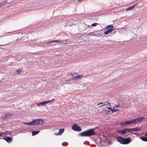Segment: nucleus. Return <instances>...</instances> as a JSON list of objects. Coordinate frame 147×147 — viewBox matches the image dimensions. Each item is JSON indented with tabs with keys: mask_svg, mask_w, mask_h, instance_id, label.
I'll return each instance as SVG.
<instances>
[{
	"mask_svg": "<svg viewBox=\"0 0 147 147\" xmlns=\"http://www.w3.org/2000/svg\"><path fill=\"white\" fill-rule=\"evenodd\" d=\"M119 107V105H117L113 107V109H114L115 108V107Z\"/></svg>",
	"mask_w": 147,
	"mask_h": 147,
	"instance_id": "36",
	"label": "nucleus"
},
{
	"mask_svg": "<svg viewBox=\"0 0 147 147\" xmlns=\"http://www.w3.org/2000/svg\"><path fill=\"white\" fill-rule=\"evenodd\" d=\"M124 130H125V134H126V133L127 131H128V132H130L131 131H132L131 128L125 129Z\"/></svg>",
	"mask_w": 147,
	"mask_h": 147,
	"instance_id": "16",
	"label": "nucleus"
},
{
	"mask_svg": "<svg viewBox=\"0 0 147 147\" xmlns=\"http://www.w3.org/2000/svg\"><path fill=\"white\" fill-rule=\"evenodd\" d=\"M64 131V129H59V132L55 133V135H58V134H60V135H61L63 132Z\"/></svg>",
	"mask_w": 147,
	"mask_h": 147,
	"instance_id": "8",
	"label": "nucleus"
},
{
	"mask_svg": "<svg viewBox=\"0 0 147 147\" xmlns=\"http://www.w3.org/2000/svg\"><path fill=\"white\" fill-rule=\"evenodd\" d=\"M67 39L62 40H61V42L63 44H65L67 43Z\"/></svg>",
	"mask_w": 147,
	"mask_h": 147,
	"instance_id": "17",
	"label": "nucleus"
},
{
	"mask_svg": "<svg viewBox=\"0 0 147 147\" xmlns=\"http://www.w3.org/2000/svg\"><path fill=\"white\" fill-rule=\"evenodd\" d=\"M138 119V122H139L140 121H142L143 120L145 119V117H139L138 118H137Z\"/></svg>",
	"mask_w": 147,
	"mask_h": 147,
	"instance_id": "13",
	"label": "nucleus"
},
{
	"mask_svg": "<svg viewBox=\"0 0 147 147\" xmlns=\"http://www.w3.org/2000/svg\"><path fill=\"white\" fill-rule=\"evenodd\" d=\"M5 135H7L8 134L9 132L7 131H5Z\"/></svg>",
	"mask_w": 147,
	"mask_h": 147,
	"instance_id": "34",
	"label": "nucleus"
},
{
	"mask_svg": "<svg viewBox=\"0 0 147 147\" xmlns=\"http://www.w3.org/2000/svg\"><path fill=\"white\" fill-rule=\"evenodd\" d=\"M120 125L122 126H126L127 125L126 121H125L121 123Z\"/></svg>",
	"mask_w": 147,
	"mask_h": 147,
	"instance_id": "20",
	"label": "nucleus"
},
{
	"mask_svg": "<svg viewBox=\"0 0 147 147\" xmlns=\"http://www.w3.org/2000/svg\"><path fill=\"white\" fill-rule=\"evenodd\" d=\"M118 138V141L122 144H129L131 141V139L129 137L126 138H122L121 136H119Z\"/></svg>",
	"mask_w": 147,
	"mask_h": 147,
	"instance_id": "2",
	"label": "nucleus"
},
{
	"mask_svg": "<svg viewBox=\"0 0 147 147\" xmlns=\"http://www.w3.org/2000/svg\"><path fill=\"white\" fill-rule=\"evenodd\" d=\"M126 123L127 125H129L131 124L132 123L131 120L126 121Z\"/></svg>",
	"mask_w": 147,
	"mask_h": 147,
	"instance_id": "23",
	"label": "nucleus"
},
{
	"mask_svg": "<svg viewBox=\"0 0 147 147\" xmlns=\"http://www.w3.org/2000/svg\"><path fill=\"white\" fill-rule=\"evenodd\" d=\"M31 122V126L36 125H41L44 123L43 120L42 119H35Z\"/></svg>",
	"mask_w": 147,
	"mask_h": 147,
	"instance_id": "3",
	"label": "nucleus"
},
{
	"mask_svg": "<svg viewBox=\"0 0 147 147\" xmlns=\"http://www.w3.org/2000/svg\"><path fill=\"white\" fill-rule=\"evenodd\" d=\"M107 102H108L107 104H108L109 105V106H111V104H110V103L108 101H107Z\"/></svg>",
	"mask_w": 147,
	"mask_h": 147,
	"instance_id": "38",
	"label": "nucleus"
},
{
	"mask_svg": "<svg viewBox=\"0 0 147 147\" xmlns=\"http://www.w3.org/2000/svg\"><path fill=\"white\" fill-rule=\"evenodd\" d=\"M8 134L10 135L11 134V133L10 132H9Z\"/></svg>",
	"mask_w": 147,
	"mask_h": 147,
	"instance_id": "41",
	"label": "nucleus"
},
{
	"mask_svg": "<svg viewBox=\"0 0 147 147\" xmlns=\"http://www.w3.org/2000/svg\"><path fill=\"white\" fill-rule=\"evenodd\" d=\"M94 129H91L80 133L78 135L82 136H90L96 134Z\"/></svg>",
	"mask_w": 147,
	"mask_h": 147,
	"instance_id": "1",
	"label": "nucleus"
},
{
	"mask_svg": "<svg viewBox=\"0 0 147 147\" xmlns=\"http://www.w3.org/2000/svg\"><path fill=\"white\" fill-rule=\"evenodd\" d=\"M132 131H140L141 129V128H138L137 127L135 128H131Z\"/></svg>",
	"mask_w": 147,
	"mask_h": 147,
	"instance_id": "14",
	"label": "nucleus"
},
{
	"mask_svg": "<svg viewBox=\"0 0 147 147\" xmlns=\"http://www.w3.org/2000/svg\"><path fill=\"white\" fill-rule=\"evenodd\" d=\"M117 132L118 134H121L123 135L124 136V134H125L124 129L123 130H117ZM128 135H125V136H127Z\"/></svg>",
	"mask_w": 147,
	"mask_h": 147,
	"instance_id": "7",
	"label": "nucleus"
},
{
	"mask_svg": "<svg viewBox=\"0 0 147 147\" xmlns=\"http://www.w3.org/2000/svg\"><path fill=\"white\" fill-rule=\"evenodd\" d=\"M144 136H146L147 137V132H146L145 133Z\"/></svg>",
	"mask_w": 147,
	"mask_h": 147,
	"instance_id": "37",
	"label": "nucleus"
},
{
	"mask_svg": "<svg viewBox=\"0 0 147 147\" xmlns=\"http://www.w3.org/2000/svg\"><path fill=\"white\" fill-rule=\"evenodd\" d=\"M3 139L6 141L8 143H10L11 142V140L12 138L10 137H5L3 138Z\"/></svg>",
	"mask_w": 147,
	"mask_h": 147,
	"instance_id": "6",
	"label": "nucleus"
},
{
	"mask_svg": "<svg viewBox=\"0 0 147 147\" xmlns=\"http://www.w3.org/2000/svg\"><path fill=\"white\" fill-rule=\"evenodd\" d=\"M90 34L92 35L93 36H95V32H93L89 33H88L87 34V35H90Z\"/></svg>",
	"mask_w": 147,
	"mask_h": 147,
	"instance_id": "21",
	"label": "nucleus"
},
{
	"mask_svg": "<svg viewBox=\"0 0 147 147\" xmlns=\"http://www.w3.org/2000/svg\"><path fill=\"white\" fill-rule=\"evenodd\" d=\"M71 75H72V76H73V74H71Z\"/></svg>",
	"mask_w": 147,
	"mask_h": 147,
	"instance_id": "43",
	"label": "nucleus"
},
{
	"mask_svg": "<svg viewBox=\"0 0 147 147\" xmlns=\"http://www.w3.org/2000/svg\"><path fill=\"white\" fill-rule=\"evenodd\" d=\"M134 7L133 6L127 8L126 9V11H127L130 10H131L134 9Z\"/></svg>",
	"mask_w": 147,
	"mask_h": 147,
	"instance_id": "18",
	"label": "nucleus"
},
{
	"mask_svg": "<svg viewBox=\"0 0 147 147\" xmlns=\"http://www.w3.org/2000/svg\"><path fill=\"white\" fill-rule=\"evenodd\" d=\"M106 105H107V104H104V105H103L102 106H104Z\"/></svg>",
	"mask_w": 147,
	"mask_h": 147,
	"instance_id": "40",
	"label": "nucleus"
},
{
	"mask_svg": "<svg viewBox=\"0 0 147 147\" xmlns=\"http://www.w3.org/2000/svg\"><path fill=\"white\" fill-rule=\"evenodd\" d=\"M107 109H110V110H111V111H112L113 109L111 108V107H107Z\"/></svg>",
	"mask_w": 147,
	"mask_h": 147,
	"instance_id": "35",
	"label": "nucleus"
},
{
	"mask_svg": "<svg viewBox=\"0 0 147 147\" xmlns=\"http://www.w3.org/2000/svg\"><path fill=\"white\" fill-rule=\"evenodd\" d=\"M109 112V111H107V112Z\"/></svg>",
	"mask_w": 147,
	"mask_h": 147,
	"instance_id": "45",
	"label": "nucleus"
},
{
	"mask_svg": "<svg viewBox=\"0 0 147 147\" xmlns=\"http://www.w3.org/2000/svg\"><path fill=\"white\" fill-rule=\"evenodd\" d=\"M146 81H147V79H146Z\"/></svg>",
	"mask_w": 147,
	"mask_h": 147,
	"instance_id": "46",
	"label": "nucleus"
},
{
	"mask_svg": "<svg viewBox=\"0 0 147 147\" xmlns=\"http://www.w3.org/2000/svg\"><path fill=\"white\" fill-rule=\"evenodd\" d=\"M53 99H52L51 100H49L48 101H46V103L47 104L49 103H52L53 102Z\"/></svg>",
	"mask_w": 147,
	"mask_h": 147,
	"instance_id": "24",
	"label": "nucleus"
},
{
	"mask_svg": "<svg viewBox=\"0 0 147 147\" xmlns=\"http://www.w3.org/2000/svg\"><path fill=\"white\" fill-rule=\"evenodd\" d=\"M138 3H136V4H135L133 6H134V8L135 7H137L138 6Z\"/></svg>",
	"mask_w": 147,
	"mask_h": 147,
	"instance_id": "32",
	"label": "nucleus"
},
{
	"mask_svg": "<svg viewBox=\"0 0 147 147\" xmlns=\"http://www.w3.org/2000/svg\"><path fill=\"white\" fill-rule=\"evenodd\" d=\"M114 29V27L112 25H109L107 26L105 29V30L106 31L104 32V34L107 35L109 33L112 32Z\"/></svg>",
	"mask_w": 147,
	"mask_h": 147,
	"instance_id": "4",
	"label": "nucleus"
},
{
	"mask_svg": "<svg viewBox=\"0 0 147 147\" xmlns=\"http://www.w3.org/2000/svg\"><path fill=\"white\" fill-rule=\"evenodd\" d=\"M40 132L39 130L38 131H32V136H34L38 134L39 132Z\"/></svg>",
	"mask_w": 147,
	"mask_h": 147,
	"instance_id": "12",
	"label": "nucleus"
},
{
	"mask_svg": "<svg viewBox=\"0 0 147 147\" xmlns=\"http://www.w3.org/2000/svg\"><path fill=\"white\" fill-rule=\"evenodd\" d=\"M82 75H78V76H76L74 77L73 78V79L74 80H75V79H77L80 78H81L82 77Z\"/></svg>",
	"mask_w": 147,
	"mask_h": 147,
	"instance_id": "19",
	"label": "nucleus"
},
{
	"mask_svg": "<svg viewBox=\"0 0 147 147\" xmlns=\"http://www.w3.org/2000/svg\"><path fill=\"white\" fill-rule=\"evenodd\" d=\"M68 144V143H67V142H65L64 143H62V145L63 146H67Z\"/></svg>",
	"mask_w": 147,
	"mask_h": 147,
	"instance_id": "29",
	"label": "nucleus"
},
{
	"mask_svg": "<svg viewBox=\"0 0 147 147\" xmlns=\"http://www.w3.org/2000/svg\"><path fill=\"white\" fill-rule=\"evenodd\" d=\"M131 134H136L135 133H131Z\"/></svg>",
	"mask_w": 147,
	"mask_h": 147,
	"instance_id": "42",
	"label": "nucleus"
},
{
	"mask_svg": "<svg viewBox=\"0 0 147 147\" xmlns=\"http://www.w3.org/2000/svg\"><path fill=\"white\" fill-rule=\"evenodd\" d=\"M72 129L74 131H80L82 130L81 127L78 126L77 124H74L72 127Z\"/></svg>",
	"mask_w": 147,
	"mask_h": 147,
	"instance_id": "5",
	"label": "nucleus"
},
{
	"mask_svg": "<svg viewBox=\"0 0 147 147\" xmlns=\"http://www.w3.org/2000/svg\"><path fill=\"white\" fill-rule=\"evenodd\" d=\"M1 136V134L0 133V136Z\"/></svg>",
	"mask_w": 147,
	"mask_h": 147,
	"instance_id": "44",
	"label": "nucleus"
},
{
	"mask_svg": "<svg viewBox=\"0 0 147 147\" xmlns=\"http://www.w3.org/2000/svg\"><path fill=\"white\" fill-rule=\"evenodd\" d=\"M138 119L137 118L133 119L132 120H131V122L132 124H135L137 123H138Z\"/></svg>",
	"mask_w": 147,
	"mask_h": 147,
	"instance_id": "10",
	"label": "nucleus"
},
{
	"mask_svg": "<svg viewBox=\"0 0 147 147\" xmlns=\"http://www.w3.org/2000/svg\"><path fill=\"white\" fill-rule=\"evenodd\" d=\"M102 104V102H100L99 103H98V105H99V104Z\"/></svg>",
	"mask_w": 147,
	"mask_h": 147,
	"instance_id": "39",
	"label": "nucleus"
},
{
	"mask_svg": "<svg viewBox=\"0 0 147 147\" xmlns=\"http://www.w3.org/2000/svg\"><path fill=\"white\" fill-rule=\"evenodd\" d=\"M7 2V1H5L3 2L2 3L0 4V7H1L2 5L6 4Z\"/></svg>",
	"mask_w": 147,
	"mask_h": 147,
	"instance_id": "22",
	"label": "nucleus"
},
{
	"mask_svg": "<svg viewBox=\"0 0 147 147\" xmlns=\"http://www.w3.org/2000/svg\"><path fill=\"white\" fill-rule=\"evenodd\" d=\"M0 133L1 134V136H2L3 135H5V132H3L1 133Z\"/></svg>",
	"mask_w": 147,
	"mask_h": 147,
	"instance_id": "33",
	"label": "nucleus"
},
{
	"mask_svg": "<svg viewBox=\"0 0 147 147\" xmlns=\"http://www.w3.org/2000/svg\"><path fill=\"white\" fill-rule=\"evenodd\" d=\"M61 42V40H54L51 41L49 42H46V43L47 44H48L49 43H51L55 42Z\"/></svg>",
	"mask_w": 147,
	"mask_h": 147,
	"instance_id": "11",
	"label": "nucleus"
},
{
	"mask_svg": "<svg viewBox=\"0 0 147 147\" xmlns=\"http://www.w3.org/2000/svg\"><path fill=\"white\" fill-rule=\"evenodd\" d=\"M24 124L26 125H28L30 126H31V122H30L29 123H24Z\"/></svg>",
	"mask_w": 147,
	"mask_h": 147,
	"instance_id": "30",
	"label": "nucleus"
},
{
	"mask_svg": "<svg viewBox=\"0 0 147 147\" xmlns=\"http://www.w3.org/2000/svg\"><path fill=\"white\" fill-rule=\"evenodd\" d=\"M1 117L3 119H5L6 117H7L6 114L2 115Z\"/></svg>",
	"mask_w": 147,
	"mask_h": 147,
	"instance_id": "26",
	"label": "nucleus"
},
{
	"mask_svg": "<svg viewBox=\"0 0 147 147\" xmlns=\"http://www.w3.org/2000/svg\"><path fill=\"white\" fill-rule=\"evenodd\" d=\"M113 110H112V112H115L116 111H119V110H120L119 109H113Z\"/></svg>",
	"mask_w": 147,
	"mask_h": 147,
	"instance_id": "27",
	"label": "nucleus"
},
{
	"mask_svg": "<svg viewBox=\"0 0 147 147\" xmlns=\"http://www.w3.org/2000/svg\"><path fill=\"white\" fill-rule=\"evenodd\" d=\"M46 101L42 102L37 104V105L38 107L44 106L46 104Z\"/></svg>",
	"mask_w": 147,
	"mask_h": 147,
	"instance_id": "9",
	"label": "nucleus"
},
{
	"mask_svg": "<svg viewBox=\"0 0 147 147\" xmlns=\"http://www.w3.org/2000/svg\"><path fill=\"white\" fill-rule=\"evenodd\" d=\"M6 115L7 117H11L13 115V114L12 113H7L6 114Z\"/></svg>",
	"mask_w": 147,
	"mask_h": 147,
	"instance_id": "28",
	"label": "nucleus"
},
{
	"mask_svg": "<svg viewBox=\"0 0 147 147\" xmlns=\"http://www.w3.org/2000/svg\"><path fill=\"white\" fill-rule=\"evenodd\" d=\"M21 72V70L20 69H18L17 70V73L18 74H19Z\"/></svg>",
	"mask_w": 147,
	"mask_h": 147,
	"instance_id": "31",
	"label": "nucleus"
},
{
	"mask_svg": "<svg viewBox=\"0 0 147 147\" xmlns=\"http://www.w3.org/2000/svg\"><path fill=\"white\" fill-rule=\"evenodd\" d=\"M140 138L143 141L147 142V138L145 136L140 137Z\"/></svg>",
	"mask_w": 147,
	"mask_h": 147,
	"instance_id": "15",
	"label": "nucleus"
},
{
	"mask_svg": "<svg viewBox=\"0 0 147 147\" xmlns=\"http://www.w3.org/2000/svg\"><path fill=\"white\" fill-rule=\"evenodd\" d=\"M98 24L97 23H94L92 24L91 26H92L95 27Z\"/></svg>",
	"mask_w": 147,
	"mask_h": 147,
	"instance_id": "25",
	"label": "nucleus"
}]
</instances>
